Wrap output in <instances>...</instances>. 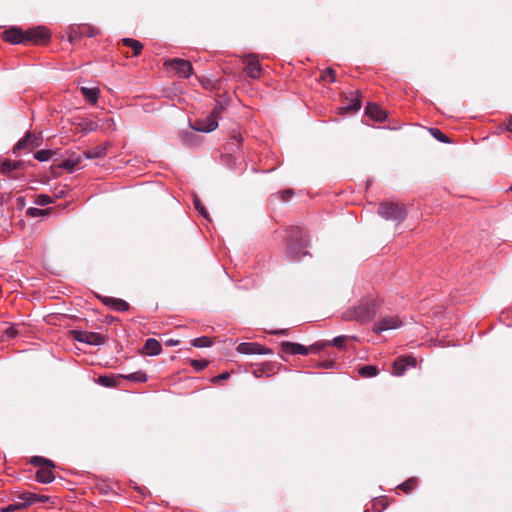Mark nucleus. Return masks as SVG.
<instances>
[{"label": "nucleus", "mask_w": 512, "mask_h": 512, "mask_svg": "<svg viewBox=\"0 0 512 512\" xmlns=\"http://www.w3.org/2000/svg\"><path fill=\"white\" fill-rule=\"evenodd\" d=\"M167 66L174 69L179 75L189 78L193 73V67L191 63L184 59L174 58L166 61Z\"/></svg>", "instance_id": "obj_8"}, {"label": "nucleus", "mask_w": 512, "mask_h": 512, "mask_svg": "<svg viewBox=\"0 0 512 512\" xmlns=\"http://www.w3.org/2000/svg\"><path fill=\"white\" fill-rule=\"evenodd\" d=\"M122 43L125 46L132 48L134 56H138L141 53L142 49H143L142 43L140 41H138V40H135V39L123 38L122 39Z\"/></svg>", "instance_id": "obj_26"}, {"label": "nucleus", "mask_w": 512, "mask_h": 512, "mask_svg": "<svg viewBox=\"0 0 512 512\" xmlns=\"http://www.w3.org/2000/svg\"><path fill=\"white\" fill-rule=\"evenodd\" d=\"M6 333L8 334V336L12 335V333H10V330H6Z\"/></svg>", "instance_id": "obj_54"}, {"label": "nucleus", "mask_w": 512, "mask_h": 512, "mask_svg": "<svg viewBox=\"0 0 512 512\" xmlns=\"http://www.w3.org/2000/svg\"><path fill=\"white\" fill-rule=\"evenodd\" d=\"M322 78L324 80H329L330 82H335V71L332 68H327L322 74Z\"/></svg>", "instance_id": "obj_41"}, {"label": "nucleus", "mask_w": 512, "mask_h": 512, "mask_svg": "<svg viewBox=\"0 0 512 512\" xmlns=\"http://www.w3.org/2000/svg\"><path fill=\"white\" fill-rule=\"evenodd\" d=\"M376 302H363L358 306L351 307L343 313V319L347 321H358L365 323L370 321L377 313Z\"/></svg>", "instance_id": "obj_1"}, {"label": "nucleus", "mask_w": 512, "mask_h": 512, "mask_svg": "<svg viewBox=\"0 0 512 512\" xmlns=\"http://www.w3.org/2000/svg\"><path fill=\"white\" fill-rule=\"evenodd\" d=\"M25 508V503H21V502H17L15 503L13 501V503L7 505L6 507L2 508V512H13V511H16V510H21V509H24Z\"/></svg>", "instance_id": "obj_38"}, {"label": "nucleus", "mask_w": 512, "mask_h": 512, "mask_svg": "<svg viewBox=\"0 0 512 512\" xmlns=\"http://www.w3.org/2000/svg\"><path fill=\"white\" fill-rule=\"evenodd\" d=\"M416 359L407 356L398 358L393 364V375L402 376L409 367H415Z\"/></svg>", "instance_id": "obj_12"}, {"label": "nucleus", "mask_w": 512, "mask_h": 512, "mask_svg": "<svg viewBox=\"0 0 512 512\" xmlns=\"http://www.w3.org/2000/svg\"><path fill=\"white\" fill-rule=\"evenodd\" d=\"M222 111H223V106L220 103H217L215 105V107L213 108V110L211 111L210 115H213L216 118V120L218 121V117Z\"/></svg>", "instance_id": "obj_44"}, {"label": "nucleus", "mask_w": 512, "mask_h": 512, "mask_svg": "<svg viewBox=\"0 0 512 512\" xmlns=\"http://www.w3.org/2000/svg\"><path fill=\"white\" fill-rule=\"evenodd\" d=\"M41 136H36L28 132L26 136L20 139L14 147V150H22L31 147L32 149L40 145Z\"/></svg>", "instance_id": "obj_15"}, {"label": "nucleus", "mask_w": 512, "mask_h": 512, "mask_svg": "<svg viewBox=\"0 0 512 512\" xmlns=\"http://www.w3.org/2000/svg\"><path fill=\"white\" fill-rule=\"evenodd\" d=\"M272 370H273V367L271 364L269 363H266L260 367H257L253 370V374L256 376V377H262L264 375H270V373H272Z\"/></svg>", "instance_id": "obj_27"}, {"label": "nucleus", "mask_w": 512, "mask_h": 512, "mask_svg": "<svg viewBox=\"0 0 512 512\" xmlns=\"http://www.w3.org/2000/svg\"><path fill=\"white\" fill-rule=\"evenodd\" d=\"M237 352L245 355H252V354H259V355H265V354H272L273 351L270 348H266L263 345L259 343L254 342H243L240 343L237 348Z\"/></svg>", "instance_id": "obj_7"}, {"label": "nucleus", "mask_w": 512, "mask_h": 512, "mask_svg": "<svg viewBox=\"0 0 512 512\" xmlns=\"http://www.w3.org/2000/svg\"><path fill=\"white\" fill-rule=\"evenodd\" d=\"M320 366L323 368H330L333 366V362H322Z\"/></svg>", "instance_id": "obj_50"}, {"label": "nucleus", "mask_w": 512, "mask_h": 512, "mask_svg": "<svg viewBox=\"0 0 512 512\" xmlns=\"http://www.w3.org/2000/svg\"><path fill=\"white\" fill-rule=\"evenodd\" d=\"M366 115L377 122H381L386 119V113L376 104H368L365 110Z\"/></svg>", "instance_id": "obj_19"}, {"label": "nucleus", "mask_w": 512, "mask_h": 512, "mask_svg": "<svg viewBox=\"0 0 512 512\" xmlns=\"http://www.w3.org/2000/svg\"><path fill=\"white\" fill-rule=\"evenodd\" d=\"M31 463L39 467L38 471L36 472V479L38 482L48 484L54 481L55 476L52 471L54 464L51 460L41 456H34L31 459Z\"/></svg>", "instance_id": "obj_3"}, {"label": "nucleus", "mask_w": 512, "mask_h": 512, "mask_svg": "<svg viewBox=\"0 0 512 512\" xmlns=\"http://www.w3.org/2000/svg\"><path fill=\"white\" fill-rule=\"evenodd\" d=\"M507 129L512 132V118L508 121Z\"/></svg>", "instance_id": "obj_52"}, {"label": "nucleus", "mask_w": 512, "mask_h": 512, "mask_svg": "<svg viewBox=\"0 0 512 512\" xmlns=\"http://www.w3.org/2000/svg\"><path fill=\"white\" fill-rule=\"evenodd\" d=\"M82 159H84L83 153L71 156L63 162L62 167L69 171H73L76 168L82 167Z\"/></svg>", "instance_id": "obj_21"}, {"label": "nucleus", "mask_w": 512, "mask_h": 512, "mask_svg": "<svg viewBox=\"0 0 512 512\" xmlns=\"http://www.w3.org/2000/svg\"><path fill=\"white\" fill-rule=\"evenodd\" d=\"M190 127L195 131L209 133L218 127V121L209 114L205 118L195 121L194 124H190Z\"/></svg>", "instance_id": "obj_10"}, {"label": "nucleus", "mask_w": 512, "mask_h": 512, "mask_svg": "<svg viewBox=\"0 0 512 512\" xmlns=\"http://www.w3.org/2000/svg\"><path fill=\"white\" fill-rule=\"evenodd\" d=\"M49 213V209H40V208H29L27 210V215L31 216V217H39V216H44V215H47Z\"/></svg>", "instance_id": "obj_37"}, {"label": "nucleus", "mask_w": 512, "mask_h": 512, "mask_svg": "<svg viewBox=\"0 0 512 512\" xmlns=\"http://www.w3.org/2000/svg\"><path fill=\"white\" fill-rule=\"evenodd\" d=\"M403 324L399 316H385L382 317L374 326L373 331L382 333L388 330H393L401 327Z\"/></svg>", "instance_id": "obj_6"}, {"label": "nucleus", "mask_w": 512, "mask_h": 512, "mask_svg": "<svg viewBox=\"0 0 512 512\" xmlns=\"http://www.w3.org/2000/svg\"><path fill=\"white\" fill-rule=\"evenodd\" d=\"M102 301L106 306L119 312H125L129 309V304L125 300L119 298L105 297Z\"/></svg>", "instance_id": "obj_17"}, {"label": "nucleus", "mask_w": 512, "mask_h": 512, "mask_svg": "<svg viewBox=\"0 0 512 512\" xmlns=\"http://www.w3.org/2000/svg\"><path fill=\"white\" fill-rule=\"evenodd\" d=\"M78 127L82 132L89 133L96 131L98 129V122L92 119L85 118L78 123Z\"/></svg>", "instance_id": "obj_23"}, {"label": "nucleus", "mask_w": 512, "mask_h": 512, "mask_svg": "<svg viewBox=\"0 0 512 512\" xmlns=\"http://www.w3.org/2000/svg\"><path fill=\"white\" fill-rule=\"evenodd\" d=\"M162 351V346L160 342L154 338H149L146 340L145 345L143 347V353L148 356H156L159 355Z\"/></svg>", "instance_id": "obj_18"}, {"label": "nucleus", "mask_w": 512, "mask_h": 512, "mask_svg": "<svg viewBox=\"0 0 512 512\" xmlns=\"http://www.w3.org/2000/svg\"><path fill=\"white\" fill-rule=\"evenodd\" d=\"M194 206L201 215H203L204 217L207 218V212H206L205 208L203 207V205L201 204V201L198 198L194 199Z\"/></svg>", "instance_id": "obj_43"}, {"label": "nucleus", "mask_w": 512, "mask_h": 512, "mask_svg": "<svg viewBox=\"0 0 512 512\" xmlns=\"http://www.w3.org/2000/svg\"><path fill=\"white\" fill-rule=\"evenodd\" d=\"M51 154L49 150H39L35 153L34 158L40 162H45L50 159Z\"/></svg>", "instance_id": "obj_36"}, {"label": "nucleus", "mask_w": 512, "mask_h": 512, "mask_svg": "<svg viewBox=\"0 0 512 512\" xmlns=\"http://www.w3.org/2000/svg\"><path fill=\"white\" fill-rule=\"evenodd\" d=\"M81 92L84 98L91 104H96L100 94V90L97 87H81Z\"/></svg>", "instance_id": "obj_22"}, {"label": "nucleus", "mask_w": 512, "mask_h": 512, "mask_svg": "<svg viewBox=\"0 0 512 512\" xmlns=\"http://www.w3.org/2000/svg\"><path fill=\"white\" fill-rule=\"evenodd\" d=\"M190 364L196 372H200L208 366V361L192 359L190 360Z\"/></svg>", "instance_id": "obj_35"}, {"label": "nucleus", "mask_w": 512, "mask_h": 512, "mask_svg": "<svg viewBox=\"0 0 512 512\" xmlns=\"http://www.w3.org/2000/svg\"><path fill=\"white\" fill-rule=\"evenodd\" d=\"M23 499L26 501V502H24L25 508H26L38 501V495L35 493L26 492V493H24Z\"/></svg>", "instance_id": "obj_39"}, {"label": "nucleus", "mask_w": 512, "mask_h": 512, "mask_svg": "<svg viewBox=\"0 0 512 512\" xmlns=\"http://www.w3.org/2000/svg\"><path fill=\"white\" fill-rule=\"evenodd\" d=\"M34 202L36 205L43 207V206L53 203V200L50 196H48L46 194H39L36 196Z\"/></svg>", "instance_id": "obj_34"}, {"label": "nucleus", "mask_w": 512, "mask_h": 512, "mask_svg": "<svg viewBox=\"0 0 512 512\" xmlns=\"http://www.w3.org/2000/svg\"><path fill=\"white\" fill-rule=\"evenodd\" d=\"M431 135L442 143H450V139L438 128L429 129Z\"/></svg>", "instance_id": "obj_30"}, {"label": "nucleus", "mask_w": 512, "mask_h": 512, "mask_svg": "<svg viewBox=\"0 0 512 512\" xmlns=\"http://www.w3.org/2000/svg\"><path fill=\"white\" fill-rule=\"evenodd\" d=\"M24 493L16 496V498L14 499V502L17 503V502H26L24 499Z\"/></svg>", "instance_id": "obj_48"}, {"label": "nucleus", "mask_w": 512, "mask_h": 512, "mask_svg": "<svg viewBox=\"0 0 512 512\" xmlns=\"http://www.w3.org/2000/svg\"><path fill=\"white\" fill-rule=\"evenodd\" d=\"M38 501L40 502H48L49 501V497L48 496H45V495H38Z\"/></svg>", "instance_id": "obj_49"}, {"label": "nucleus", "mask_w": 512, "mask_h": 512, "mask_svg": "<svg viewBox=\"0 0 512 512\" xmlns=\"http://www.w3.org/2000/svg\"><path fill=\"white\" fill-rule=\"evenodd\" d=\"M272 334H285L286 333V330H277V331H273L271 332Z\"/></svg>", "instance_id": "obj_53"}, {"label": "nucleus", "mask_w": 512, "mask_h": 512, "mask_svg": "<svg viewBox=\"0 0 512 512\" xmlns=\"http://www.w3.org/2000/svg\"><path fill=\"white\" fill-rule=\"evenodd\" d=\"M179 344V340L169 339L166 341L167 346H176Z\"/></svg>", "instance_id": "obj_47"}, {"label": "nucleus", "mask_w": 512, "mask_h": 512, "mask_svg": "<svg viewBox=\"0 0 512 512\" xmlns=\"http://www.w3.org/2000/svg\"><path fill=\"white\" fill-rule=\"evenodd\" d=\"M347 101L348 102L345 103L343 105V107H341L342 110H344L345 112H348V113H353V112H357L358 110H360L361 101L359 99L358 93L351 94V98L347 99Z\"/></svg>", "instance_id": "obj_20"}, {"label": "nucleus", "mask_w": 512, "mask_h": 512, "mask_svg": "<svg viewBox=\"0 0 512 512\" xmlns=\"http://www.w3.org/2000/svg\"><path fill=\"white\" fill-rule=\"evenodd\" d=\"M416 484H417V480L415 478H409L406 481H404L403 483H401L399 487L405 493H409L416 487Z\"/></svg>", "instance_id": "obj_32"}, {"label": "nucleus", "mask_w": 512, "mask_h": 512, "mask_svg": "<svg viewBox=\"0 0 512 512\" xmlns=\"http://www.w3.org/2000/svg\"><path fill=\"white\" fill-rule=\"evenodd\" d=\"M323 348V345H319L318 343H315L311 345L310 347H306L299 343L289 342L285 341L281 344V349L283 352L290 354V355H307L309 352H317Z\"/></svg>", "instance_id": "obj_5"}, {"label": "nucleus", "mask_w": 512, "mask_h": 512, "mask_svg": "<svg viewBox=\"0 0 512 512\" xmlns=\"http://www.w3.org/2000/svg\"><path fill=\"white\" fill-rule=\"evenodd\" d=\"M64 196H65V191L64 190H60L59 192H57L55 194L56 198H61V197H64Z\"/></svg>", "instance_id": "obj_51"}, {"label": "nucleus", "mask_w": 512, "mask_h": 512, "mask_svg": "<svg viewBox=\"0 0 512 512\" xmlns=\"http://www.w3.org/2000/svg\"><path fill=\"white\" fill-rule=\"evenodd\" d=\"M358 374L363 378H371L379 374V369L374 365H365L358 369Z\"/></svg>", "instance_id": "obj_25"}, {"label": "nucleus", "mask_w": 512, "mask_h": 512, "mask_svg": "<svg viewBox=\"0 0 512 512\" xmlns=\"http://www.w3.org/2000/svg\"><path fill=\"white\" fill-rule=\"evenodd\" d=\"M347 339V336H337L335 337L331 342H327L325 344H322L323 347L326 346V345H334L338 348H341L343 347L344 345V342L346 341Z\"/></svg>", "instance_id": "obj_40"}, {"label": "nucleus", "mask_w": 512, "mask_h": 512, "mask_svg": "<svg viewBox=\"0 0 512 512\" xmlns=\"http://www.w3.org/2000/svg\"><path fill=\"white\" fill-rule=\"evenodd\" d=\"M242 142L240 134L233 135L225 146V150L228 154L236 153L239 149V145Z\"/></svg>", "instance_id": "obj_24"}, {"label": "nucleus", "mask_w": 512, "mask_h": 512, "mask_svg": "<svg viewBox=\"0 0 512 512\" xmlns=\"http://www.w3.org/2000/svg\"><path fill=\"white\" fill-rule=\"evenodd\" d=\"M291 195H292L291 190H286L281 193V198L283 201H287Z\"/></svg>", "instance_id": "obj_46"}, {"label": "nucleus", "mask_w": 512, "mask_h": 512, "mask_svg": "<svg viewBox=\"0 0 512 512\" xmlns=\"http://www.w3.org/2000/svg\"><path fill=\"white\" fill-rule=\"evenodd\" d=\"M192 346L198 347V348H204L209 347L212 344V341L207 336L198 337L192 340L191 342Z\"/></svg>", "instance_id": "obj_28"}, {"label": "nucleus", "mask_w": 512, "mask_h": 512, "mask_svg": "<svg viewBox=\"0 0 512 512\" xmlns=\"http://www.w3.org/2000/svg\"><path fill=\"white\" fill-rule=\"evenodd\" d=\"M18 166L19 164L17 162L6 160L1 164V171L3 173L9 174L10 172L16 170Z\"/></svg>", "instance_id": "obj_33"}, {"label": "nucleus", "mask_w": 512, "mask_h": 512, "mask_svg": "<svg viewBox=\"0 0 512 512\" xmlns=\"http://www.w3.org/2000/svg\"><path fill=\"white\" fill-rule=\"evenodd\" d=\"M3 38L5 41L11 44H22L26 43V35L21 29L17 27H12L7 29L3 33Z\"/></svg>", "instance_id": "obj_13"}, {"label": "nucleus", "mask_w": 512, "mask_h": 512, "mask_svg": "<svg viewBox=\"0 0 512 512\" xmlns=\"http://www.w3.org/2000/svg\"><path fill=\"white\" fill-rule=\"evenodd\" d=\"M244 63V71L250 78L257 79L261 76V65L255 57H247Z\"/></svg>", "instance_id": "obj_14"}, {"label": "nucleus", "mask_w": 512, "mask_h": 512, "mask_svg": "<svg viewBox=\"0 0 512 512\" xmlns=\"http://www.w3.org/2000/svg\"><path fill=\"white\" fill-rule=\"evenodd\" d=\"M98 381L100 384H102L106 387H112L114 385V380L111 377L100 376Z\"/></svg>", "instance_id": "obj_42"}, {"label": "nucleus", "mask_w": 512, "mask_h": 512, "mask_svg": "<svg viewBox=\"0 0 512 512\" xmlns=\"http://www.w3.org/2000/svg\"><path fill=\"white\" fill-rule=\"evenodd\" d=\"M307 245L306 240L302 236V230L295 228L288 237L287 257L290 260H299L307 253L302 249Z\"/></svg>", "instance_id": "obj_2"}, {"label": "nucleus", "mask_w": 512, "mask_h": 512, "mask_svg": "<svg viewBox=\"0 0 512 512\" xmlns=\"http://www.w3.org/2000/svg\"><path fill=\"white\" fill-rule=\"evenodd\" d=\"M125 378L130 381L139 382V383L147 381V375L143 371H137V372L131 373V374L125 376Z\"/></svg>", "instance_id": "obj_29"}, {"label": "nucleus", "mask_w": 512, "mask_h": 512, "mask_svg": "<svg viewBox=\"0 0 512 512\" xmlns=\"http://www.w3.org/2000/svg\"><path fill=\"white\" fill-rule=\"evenodd\" d=\"M378 214L386 220L401 222L406 218L407 212L400 203L383 202L378 207Z\"/></svg>", "instance_id": "obj_4"}, {"label": "nucleus", "mask_w": 512, "mask_h": 512, "mask_svg": "<svg viewBox=\"0 0 512 512\" xmlns=\"http://www.w3.org/2000/svg\"><path fill=\"white\" fill-rule=\"evenodd\" d=\"M78 29L81 36L94 37L98 33L94 27L89 25H82Z\"/></svg>", "instance_id": "obj_31"}, {"label": "nucleus", "mask_w": 512, "mask_h": 512, "mask_svg": "<svg viewBox=\"0 0 512 512\" xmlns=\"http://www.w3.org/2000/svg\"><path fill=\"white\" fill-rule=\"evenodd\" d=\"M75 339L78 342L94 346H101L105 344V337L102 334L96 332L75 331Z\"/></svg>", "instance_id": "obj_9"}, {"label": "nucleus", "mask_w": 512, "mask_h": 512, "mask_svg": "<svg viewBox=\"0 0 512 512\" xmlns=\"http://www.w3.org/2000/svg\"><path fill=\"white\" fill-rule=\"evenodd\" d=\"M228 377H229V373H228V372H224V373H222V374H220V375H218V376L214 377V378L212 379V382H213V383H216V382H219V381H223V380L228 379Z\"/></svg>", "instance_id": "obj_45"}, {"label": "nucleus", "mask_w": 512, "mask_h": 512, "mask_svg": "<svg viewBox=\"0 0 512 512\" xmlns=\"http://www.w3.org/2000/svg\"><path fill=\"white\" fill-rule=\"evenodd\" d=\"M26 42L41 43L46 42L50 39L48 30L44 27L38 26L27 30L25 32Z\"/></svg>", "instance_id": "obj_11"}, {"label": "nucleus", "mask_w": 512, "mask_h": 512, "mask_svg": "<svg viewBox=\"0 0 512 512\" xmlns=\"http://www.w3.org/2000/svg\"><path fill=\"white\" fill-rule=\"evenodd\" d=\"M110 146L109 142H105L101 145H98L94 148L86 150L83 152L84 159H97L106 156L108 148Z\"/></svg>", "instance_id": "obj_16"}]
</instances>
